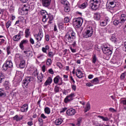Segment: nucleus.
Here are the masks:
<instances>
[{
	"label": "nucleus",
	"instance_id": "52",
	"mask_svg": "<svg viewBox=\"0 0 126 126\" xmlns=\"http://www.w3.org/2000/svg\"><path fill=\"white\" fill-rule=\"evenodd\" d=\"M6 52H7V55L10 54V47L9 46H8L7 47Z\"/></svg>",
	"mask_w": 126,
	"mask_h": 126
},
{
	"label": "nucleus",
	"instance_id": "26",
	"mask_svg": "<svg viewBox=\"0 0 126 126\" xmlns=\"http://www.w3.org/2000/svg\"><path fill=\"white\" fill-rule=\"evenodd\" d=\"M94 18L95 20H100V18H101V15L98 13H95L94 15Z\"/></svg>",
	"mask_w": 126,
	"mask_h": 126
},
{
	"label": "nucleus",
	"instance_id": "2",
	"mask_svg": "<svg viewBox=\"0 0 126 126\" xmlns=\"http://www.w3.org/2000/svg\"><path fill=\"white\" fill-rule=\"evenodd\" d=\"M65 41L69 43H72L75 39V33L72 31H69L64 36Z\"/></svg>",
	"mask_w": 126,
	"mask_h": 126
},
{
	"label": "nucleus",
	"instance_id": "32",
	"mask_svg": "<svg viewBox=\"0 0 126 126\" xmlns=\"http://www.w3.org/2000/svg\"><path fill=\"white\" fill-rule=\"evenodd\" d=\"M43 74H42L41 73L39 74V76H37V79L39 80V82H42V81H43Z\"/></svg>",
	"mask_w": 126,
	"mask_h": 126
},
{
	"label": "nucleus",
	"instance_id": "16",
	"mask_svg": "<svg viewBox=\"0 0 126 126\" xmlns=\"http://www.w3.org/2000/svg\"><path fill=\"white\" fill-rule=\"evenodd\" d=\"M119 20H120V23L121 24L125 23L126 20V14H121V15L120 16Z\"/></svg>",
	"mask_w": 126,
	"mask_h": 126
},
{
	"label": "nucleus",
	"instance_id": "34",
	"mask_svg": "<svg viewBox=\"0 0 126 126\" xmlns=\"http://www.w3.org/2000/svg\"><path fill=\"white\" fill-rule=\"evenodd\" d=\"M5 96H6V94L4 93V91L0 89V97H5Z\"/></svg>",
	"mask_w": 126,
	"mask_h": 126
},
{
	"label": "nucleus",
	"instance_id": "19",
	"mask_svg": "<svg viewBox=\"0 0 126 126\" xmlns=\"http://www.w3.org/2000/svg\"><path fill=\"white\" fill-rule=\"evenodd\" d=\"M52 82H53V79L50 77H49L44 83V85L45 86H48V85H50Z\"/></svg>",
	"mask_w": 126,
	"mask_h": 126
},
{
	"label": "nucleus",
	"instance_id": "64",
	"mask_svg": "<svg viewBox=\"0 0 126 126\" xmlns=\"http://www.w3.org/2000/svg\"><path fill=\"white\" fill-rule=\"evenodd\" d=\"M48 56L49 57H50V58H53V57H54V53L52 52H50L48 53Z\"/></svg>",
	"mask_w": 126,
	"mask_h": 126
},
{
	"label": "nucleus",
	"instance_id": "25",
	"mask_svg": "<svg viewBox=\"0 0 126 126\" xmlns=\"http://www.w3.org/2000/svg\"><path fill=\"white\" fill-rule=\"evenodd\" d=\"M87 5H88V3L85 1L83 4L79 5V8H82V9L86 8V7H87Z\"/></svg>",
	"mask_w": 126,
	"mask_h": 126
},
{
	"label": "nucleus",
	"instance_id": "58",
	"mask_svg": "<svg viewBox=\"0 0 126 126\" xmlns=\"http://www.w3.org/2000/svg\"><path fill=\"white\" fill-rule=\"evenodd\" d=\"M86 86H88V87H91L93 86V84H92L91 83H87L86 84Z\"/></svg>",
	"mask_w": 126,
	"mask_h": 126
},
{
	"label": "nucleus",
	"instance_id": "38",
	"mask_svg": "<svg viewBox=\"0 0 126 126\" xmlns=\"http://www.w3.org/2000/svg\"><path fill=\"white\" fill-rule=\"evenodd\" d=\"M61 3H62V4H63V5H64V6H66L67 5H68V1H67L66 0H62L61 1Z\"/></svg>",
	"mask_w": 126,
	"mask_h": 126
},
{
	"label": "nucleus",
	"instance_id": "45",
	"mask_svg": "<svg viewBox=\"0 0 126 126\" xmlns=\"http://www.w3.org/2000/svg\"><path fill=\"white\" fill-rule=\"evenodd\" d=\"M64 10L65 12H69V10H70V9H69V6H68V5L65 6Z\"/></svg>",
	"mask_w": 126,
	"mask_h": 126
},
{
	"label": "nucleus",
	"instance_id": "57",
	"mask_svg": "<svg viewBox=\"0 0 126 126\" xmlns=\"http://www.w3.org/2000/svg\"><path fill=\"white\" fill-rule=\"evenodd\" d=\"M40 117L41 119H43L44 120H45V119H47V116H46L44 113L41 114Z\"/></svg>",
	"mask_w": 126,
	"mask_h": 126
},
{
	"label": "nucleus",
	"instance_id": "48",
	"mask_svg": "<svg viewBox=\"0 0 126 126\" xmlns=\"http://www.w3.org/2000/svg\"><path fill=\"white\" fill-rule=\"evenodd\" d=\"M11 25V22L10 21H8L6 24V28H9L10 26Z\"/></svg>",
	"mask_w": 126,
	"mask_h": 126
},
{
	"label": "nucleus",
	"instance_id": "5",
	"mask_svg": "<svg viewBox=\"0 0 126 126\" xmlns=\"http://www.w3.org/2000/svg\"><path fill=\"white\" fill-rule=\"evenodd\" d=\"M73 22L76 28H80L83 23V19L80 17L76 18L73 20Z\"/></svg>",
	"mask_w": 126,
	"mask_h": 126
},
{
	"label": "nucleus",
	"instance_id": "27",
	"mask_svg": "<svg viewBox=\"0 0 126 126\" xmlns=\"http://www.w3.org/2000/svg\"><path fill=\"white\" fill-rule=\"evenodd\" d=\"M4 86L5 87L6 90H8L9 89V81H5L4 83Z\"/></svg>",
	"mask_w": 126,
	"mask_h": 126
},
{
	"label": "nucleus",
	"instance_id": "50",
	"mask_svg": "<svg viewBox=\"0 0 126 126\" xmlns=\"http://www.w3.org/2000/svg\"><path fill=\"white\" fill-rule=\"evenodd\" d=\"M48 16H44L42 17V21L43 22H47V20H48L47 17Z\"/></svg>",
	"mask_w": 126,
	"mask_h": 126
},
{
	"label": "nucleus",
	"instance_id": "29",
	"mask_svg": "<svg viewBox=\"0 0 126 126\" xmlns=\"http://www.w3.org/2000/svg\"><path fill=\"white\" fill-rule=\"evenodd\" d=\"M44 112L47 115H50L51 114V109L48 107H46L44 108Z\"/></svg>",
	"mask_w": 126,
	"mask_h": 126
},
{
	"label": "nucleus",
	"instance_id": "13",
	"mask_svg": "<svg viewBox=\"0 0 126 126\" xmlns=\"http://www.w3.org/2000/svg\"><path fill=\"white\" fill-rule=\"evenodd\" d=\"M74 96V94H71L70 95H67L64 99V103H68L70 101L73 100V97Z\"/></svg>",
	"mask_w": 126,
	"mask_h": 126
},
{
	"label": "nucleus",
	"instance_id": "22",
	"mask_svg": "<svg viewBox=\"0 0 126 126\" xmlns=\"http://www.w3.org/2000/svg\"><path fill=\"white\" fill-rule=\"evenodd\" d=\"M21 39V36H20V33H19L17 35H15L13 37V41H15V42H17V41H19Z\"/></svg>",
	"mask_w": 126,
	"mask_h": 126
},
{
	"label": "nucleus",
	"instance_id": "51",
	"mask_svg": "<svg viewBox=\"0 0 126 126\" xmlns=\"http://www.w3.org/2000/svg\"><path fill=\"white\" fill-rule=\"evenodd\" d=\"M32 75L34 76H37L38 75V72H37V69H35L33 72H32Z\"/></svg>",
	"mask_w": 126,
	"mask_h": 126
},
{
	"label": "nucleus",
	"instance_id": "23",
	"mask_svg": "<svg viewBox=\"0 0 126 126\" xmlns=\"http://www.w3.org/2000/svg\"><path fill=\"white\" fill-rule=\"evenodd\" d=\"M25 65H26V63H25V60H22V61H20L19 67L20 68H24L25 67Z\"/></svg>",
	"mask_w": 126,
	"mask_h": 126
},
{
	"label": "nucleus",
	"instance_id": "17",
	"mask_svg": "<svg viewBox=\"0 0 126 126\" xmlns=\"http://www.w3.org/2000/svg\"><path fill=\"white\" fill-rule=\"evenodd\" d=\"M76 75L79 78L81 79L83 77V73L80 69H77L76 72Z\"/></svg>",
	"mask_w": 126,
	"mask_h": 126
},
{
	"label": "nucleus",
	"instance_id": "28",
	"mask_svg": "<svg viewBox=\"0 0 126 126\" xmlns=\"http://www.w3.org/2000/svg\"><path fill=\"white\" fill-rule=\"evenodd\" d=\"M40 13H41V15L43 17L49 16V15L48 14V13H47V11L46 10H41L40 11Z\"/></svg>",
	"mask_w": 126,
	"mask_h": 126
},
{
	"label": "nucleus",
	"instance_id": "15",
	"mask_svg": "<svg viewBox=\"0 0 126 126\" xmlns=\"http://www.w3.org/2000/svg\"><path fill=\"white\" fill-rule=\"evenodd\" d=\"M28 43V40L23 39L21 41L19 44V47L21 50H24V45H26Z\"/></svg>",
	"mask_w": 126,
	"mask_h": 126
},
{
	"label": "nucleus",
	"instance_id": "7",
	"mask_svg": "<svg viewBox=\"0 0 126 126\" xmlns=\"http://www.w3.org/2000/svg\"><path fill=\"white\" fill-rule=\"evenodd\" d=\"M33 78L32 77H26L25 79L23 81V84H22V87L23 88H28V84L31 81H33Z\"/></svg>",
	"mask_w": 126,
	"mask_h": 126
},
{
	"label": "nucleus",
	"instance_id": "42",
	"mask_svg": "<svg viewBox=\"0 0 126 126\" xmlns=\"http://www.w3.org/2000/svg\"><path fill=\"white\" fill-rule=\"evenodd\" d=\"M121 23V21L120 20H115L113 21L114 25L117 26V25H119V24Z\"/></svg>",
	"mask_w": 126,
	"mask_h": 126
},
{
	"label": "nucleus",
	"instance_id": "43",
	"mask_svg": "<svg viewBox=\"0 0 126 126\" xmlns=\"http://www.w3.org/2000/svg\"><path fill=\"white\" fill-rule=\"evenodd\" d=\"M47 19L49 20L48 23L51 24V23H52V21H53V16L48 15L47 17Z\"/></svg>",
	"mask_w": 126,
	"mask_h": 126
},
{
	"label": "nucleus",
	"instance_id": "9",
	"mask_svg": "<svg viewBox=\"0 0 126 126\" xmlns=\"http://www.w3.org/2000/svg\"><path fill=\"white\" fill-rule=\"evenodd\" d=\"M34 37L35 38L36 41H41L42 38L44 37L43 34V30L41 29H39V32L37 34H33Z\"/></svg>",
	"mask_w": 126,
	"mask_h": 126
},
{
	"label": "nucleus",
	"instance_id": "61",
	"mask_svg": "<svg viewBox=\"0 0 126 126\" xmlns=\"http://www.w3.org/2000/svg\"><path fill=\"white\" fill-rule=\"evenodd\" d=\"M30 43H31L32 45H34V44L35 43V41H34V39L32 38H31L30 39Z\"/></svg>",
	"mask_w": 126,
	"mask_h": 126
},
{
	"label": "nucleus",
	"instance_id": "1",
	"mask_svg": "<svg viewBox=\"0 0 126 126\" xmlns=\"http://www.w3.org/2000/svg\"><path fill=\"white\" fill-rule=\"evenodd\" d=\"M34 5H29L28 4H24L22 8L19 11L21 15H26L28 14L29 11H31L34 9Z\"/></svg>",
	"mask_w": 126,
	"mask_h": 126
},
{
	"label": "nucleus",
	"instance_id": "11",
	"mask_svg": "<svg viewBox=\"0 0 126 126\" xmlns=\"http://www.w3.org/2000/svg\"><path fill=\"white\" fill-rule=\"evenodd\" d=\"M40 1L42 2V6L44 7H49L52 2V0H40Z\"/></svg>",
	"mask_w": 126,
	"mask_h": 126
},
{
	"label": "nucleus",
	"instance_id": "40",
	"mask_svg": "<svg viewBox=\"0 0 126 126\" xmlns=\"http://www.w3.org/2000/svg\"><path fill=\"white\" fill-rule=\"evenodd\" d=\"M110 40L112 42H113V43H117V38L115 37V36H112L110 38Z\"/></svg>",
	"mask_w": 126,
	"mask_h": 126
},
{
	"label": "nucleus",
	"instance_id": "59",
	"mask_svg": "<svg viewBox=\"0 0 126 126\" xmlns=\"http://www.w3.org/2000/svg\"><path fill=\"white\" fill-rule=\"evenodd\" d=\"M71 88H72V90H73V91H76V86L75 85H72Z\"/></svg>",
	"mask_w": 126,
	"mask_h": 126
},
{
	"label": "nucleus",
	"instance_id": "54",
	"mask_svg": "<svg viewBox=\"0 0 126 126\" xmlns=\"http://www.w3.org/2000/svg\"><path fill=\"white\" fill-rule=\"evenodd\" d=\"M126 73H123L121 74V79H125V78H126Z\"/></svg>",
	"mask_w": 126,
	"mask_h": 126
},
{
	"label": "nucleus",
	"instance_id": "60",
	"mask_svg": "<svg viewBox=\"0 0 126 126\" xmlns=\"http://www.w3.org/2000/svg\"><path fill=\"white\" fill-rule=\"evenodd\" d=\"M67 110V108L66 107H64L63 108H62L61 110V111H60V113H64V112H65V111Z\"/></svg>",
	"mask_w": 126,
	"mask_h": 126
},
{
	"label": "nucleus",
	"instance_id": "53",
	"mask_svg": "<svg viewBox=\"0 0 126 126\" xmlns=\"http://www.w3.org/2000/svg\"><path fill=\"white\" fill-rule=\"evenodd\" d=\"M70 79L71 82L73 83V84H75V81H74V79H73V77H72V76H70Z\"/></svg>",
	"mask_w": 126,
	"mask_h": 126
},
{
	"label": "nucleus",
	"instance_id": "3",
	"mask_svg": "<svg viewBox=\"0 0 126 126\" xmlns=\"http://www.w3.org/2000/svg\"><path fill=\"white\" fill-rule=\"evenodd\" d=\"M90 2L92 9L96 10L99 8V6L101 4V0H91Z\"/></svg>",
	"mask_w": 126,
	"mask_h": 126
},
{
	"label": "nucleus",
	"instance_id": "49",
	"mask_svg": "<svg viewBox=\"0 0 126 126\" xmlns=\"http://www.w3.org/2000/svg\"><path fill=\"white\" fill-rule=\"evenodd\" d=\"M64 23H68L69 22V18L68 17H65L64 18Z\"/></svg>",
	"mask_w": 126,
	"mask_h": 126
},
{
	"label": "nucleus",
	"instance_id": "37",
	"mask_svg": "<svg viewBox=\"0 0 126 126\" xmlns=\"http://www.w3.org/2000/svg\"><path fill=\"white\" fill-rule=\"evenodd\" d=\"M3 80H4V75L0 72V83H1Z\"/></svg>",
	"mask_w": 126,
	"mask_h": 126
},
{
	"label": "nucleus",
	"instance_id": "55",
	"mask_svg": "<svg viewBox=\"0 0 126 126\" xmlns=\"http://www.w3.org/2000/svg\"><path fill=\"white\" fill-rule=\"evenodd\" d=\"M38 122L40 125H43V123H44V121H43V119L41 118H38Z\"/></svg>",
	"mask_w": 126,
	"mask_h": 126
},
{
	"label": "nucleus",
	"instance_id": "8",
	"mask_svg": "<svg viewBox=\"0 0 126 126\" xmlns=\"http://www.w3.org/2000/svg\"><path fill=\"white\" fill-rule=\"evenodd\" d=\"M101 50H102L103 53L106 55V56H111V54L113 53V51L110 49V48L107 46L102 45L101 46Z\"/></svg>",
	"mask_w": 126,
	"mask_h": 126
},
{
	"label": "nucleus",
	"instance_id": "24",
	"mask_svg": "<svg viewBox=\"0 0 126 126\" xmlns=\"http://www.w3.org/2000/svg\"><path fill=\"white\" fill-rule=\"evenodd\" d=\"M25 37L26 38H28L29 36H30V34H31V32H30V29H26L25 32Z\"/></svg>",
	"mask_w": 126,
	"mask_h": 126
},
{
	"label": "nucleus",
	"instance_id": "10",
	"mask_svg": "<svg viewBox=\"0 0 126 126\" xmlns=\"http://www.w3.org/2000/svg\"><path fill=\"white\" fill-rule=\"evenodd\" d=\"M109 4L111 7L114 8L116 7V6L118 7L120 5V3L118 2L117 0H109Z\"/></svg>",
	"mask_w": 126,
	"mask_h": 126
},
{
	"label": "nucleus",
	"instance_id": "33",
	"mask_svg": "<svg viewBox=\"0 0 126 126\" xmlns=\"http://www.w3.org/2000/svg\"><path fill=\"white\" fill-rule=\"evenodd\" d=\"M92 58V63H96V62H97V61L98 60V59H97V57L96 56V55H93Z\"/></svg>",
	"mask_w": 126,
	"mask_h": 126
},
{
	"label": "nucleus",
	"instance_id": "21",
	"mask_svg": "<svg viewBox=\"0 0 126 126\" xmlns=\"http://www.w3.org/2000/svg\"><path fill=\"white\" fill-rule=\"evenodd\" d=\"M60 80L63 81L62 78L60 77L59 75H58L54 78L53 81L55 84H58V83H59V81H60Z\"/></svg>",
	"mask_w": 126,
	"mask_h": 126
},
{
	"label": "nucleus",
	"instance_id": "20",
	"mask_svg": "<svg viewBox=\"0 0 126 126\" xmlns=\"http://www.w3.org/2000/svg\"><path fill=\"white\" fill-rule=\"evenodd\" d=\"M62 124H63V119L61 118L56 119L55 121L56 126H60V125H62Z\"/></svg>",
	"mask_w": 126,
	"mask_h": 126
},
{
	"label": "nucleus",
	"instance_id": "63",
	"mask_svg": "<svg viewBox=\"0 0 126 126\" xmlns=\"http://www.w3.org/2000/svg\"><path fill=\"white\" fill-rule=\"evenodd\" d=\"M48 72L49 73H50V74H54V70L52 68L48 70Z\"/></svg>",
	"mask_w": 126,
	"mask_h": 126
},
{
	"label": "nucleus",
	"instance_id": "35",
	"mask_svg": "<svg viewBox=\"0 0 126 126\" xmlns=\"http://www.w3.org/2000/svg\"><path fill=\"white\" fill-rule=\"evenodd\" d=\"M90 110V104L89 103H87L86 106L85 108V112L86 113L87 112H88L89 110Z\"/></svg>",
	"mask_w": 126,
	"mask_h": 126
},
{
	"label": "nucleus",
	"instance_id": "56",
	"mask_svg": "<svg viewBox=\"0 0 126 126\" xmlns=\"http://www.w3.org/2000/svg\"><path fill=\"white\" fill-rule=\"evenodd\" d=\"M9 11L10 12H13V11H14V8L13 7V6H11L9 8Z\"/></svg>",
	"mask_w": 126,
	"mask_h": 126
},
{
	"label": "nucleus",
	"instance_id": "46",
	"mask_svg": "<svg viewBox=\"0 0 126 126\" xmlns=\"http://www.w3.org/2000/svg\"><path fill=\"white\" fill-rule=\"evenodd\" d=\"M78 123H77V126H80V123L82 122V118L79 117L78 120Z\"/></svg>",
	"mask_w": 126,
	"mask_h": 126
},
{
	"label": "nucleus",
	"instance_id": "12",
	"mask_svg": "<svg viewBox=\"0 0 126 126\" xmlns=\"http://www.w3.org/2000/svg\"><path fill=\"white\" fill-rule=\"evenodd\" d=\"M23 55L20 54H16L15 56V61L16 63H18L19 62H21L23 61Z\"/></svg>",
	"mask_w": 126,
	"mask_h": 126
},
{
	"label": "nucleus",
	"instance_id": "6",
	"mask_svg": "<svg viewBox=\"0 0 126 126\" xmlns=\"http://www.w3.org/2000/svg\"><path fill=\"white\" fill-rule=\"evenodd\" d=\"M93 35V29L92 27L87 28V31L83 34L84 38H89Z\"/></svg>",
	"mask_w": 126,
	"mask_h": 126
},
{
	"label": "nucleus",
	"instance_id": "39",
	"mask_svg": "<svg viewBox=\"0 0 126 126\" xmlns=\"http://www.w3.org/2000/svg\"><path fill=\"white\" fill-rule=\"evenodd\" d=\"M60 88H59V87L55 86L54 87V92H55V93H59V92H60Z\"/></svg>",
	"mask_w": 126,
	"mask_h": 126
},
{
	"label": "nucleus",
	"instance_id": "4",
	"mask_svg": "<svg viewBox=\"0 0 126 126\" xmlns=\"http://www.w3.org/2000/svg\"><path fill=\"white\" fill-rule=\"evenodd\" d=\"M13 66V64L11 60L8 59L6 61L5 63L3 64L2 69L3 70H7L8 68H11Z\"/></svg>",
	"mask_w": 126,
	"mask_h": 126
},
{
	"label": "nucleus",
	"instance_id": "31",
	"mask_svg": "<svg viewBox=\"0 0 126 126\" xmlns=\"http://www.w3.org/2000/svg\"><path fill=\"white\" fill-rule=\"evenodd\" d=\"M98 118H99V119H101V120H102V121H103L104 122H108V121L110 120L108 118V117H104L102 116H98Z\"/></svg>",
	"mask_w": 126,
	"mask_h": 126
},
{
	"label": "nucleus",
	"instance_id": "44",
	"mask_svg": "<svg viewBox=\"0 0 126 126\" xmlns=\"http://www.w3.org/2000/svg\"><path fill=\"white\" fill-rule=\"evenodd\" d=\"M46 64H47V65H48V66H50V65H51V64H52V60L48 59L47 60Z\"/></svg>",
	"mask_w": 126,
	"mask_h": 126
},
{
	"label": "nucleus",
	"instance_id": "18",
	"mask_svg": "<svg viewBox=\"0 0 126 126\" xmlns=\"http://www.w3.org/2000/svg\"><path fill=\"white\" fill-rule=\"evenodd\" d=\"M21 112H27L28 111V104H24L21 107Z\"/></svg>",
	"mask_w": 126,
	"mask_h": 126
},
{
	"label": "nucleus",
	"instance_id": "36",
	"mask_svg": "<svg viewBox=\"0 0 126 126\" xmlns=\"http://www.w3.org/2000/svg\"><path fill=\"white\" fill-rule=\"evenodd\" d=\"M13 119L16 122H19V121H21L22 120V118H20L18 117V115H16L13 117Z\"/></svg>",
	"mask_w": 126,
	"mask_h": 126
},
{
	"label": "nucleus",
	"instance_id": "47",
	"mask_svg": "<svg viewBox=\"0 0 126 126\" xmlns=\"http://www.w3.org/2000/svg\"><path fill=\"white\" fill-rule=\"evenodd\" d=\"M108 24L107 23V22L106 21H103L101 22H100V26H106Z\"/></svg>",
	"mask_w": 126,
	"mask_h": 126
},
{
	"label": "nucleus",
	"instance_id": "30",
	"mask_svg": "<svg viewBox=\"0 0 126 126\" xmlns=\"http://www.w3.org/2000/svg\"><path fill=\"white\" fill-rule=\"evenodd\" d=\"M91 82L92 83H94V84H97V83H99V79L98 78H95L94 79H93Z\"/></svg>",
	"mask_w": 126,
	"mask_h": 126
},
{
	"label": "nucleus",
	"instance_id": "14",
	"mask_svg": "<svg viewBox=\"0 0 126 126\" xmlns=\"http://www.w3.org/2000/svg\"><path fill=\"white\" fill-rule=\"evenodd\" d=\"M75 113H76L75 110L73 108H70L66 111V114L67 116H74V115H75Z\"/></svg>",
	"mask_w": 126,
	"mask_h": 126
},
{
	"label": "nucleus",
	"instance_id": "41",
	"mask_svg": "<svg viewBox=\"0 0 126 126\" xmlns=\"http://www.w3.org/2000/svg\"><path fill=\"white\" fill-rule=\"evenodd\" d=\"M47 50H49V46L46 45L45 47H42V51L43 53H47Z\"/></svg>",
	"mask_w": 126,
	"mask_h": 126
},
{
	"label": "nucleus",
	"instance_id": "62",
	"mask_svg": "<svg viewBox=\"0 0 126 126\" xmlns=\"http://www.w3.org/2000/svg\"><path fill=\"white\" fill-rule=\"evenodd\" d=\"M5 40L3 38H0V45H1L2 44H3L4 43V41Z\"/></svg>",
	"mask_w": 126,
	"mask_h": 126
}]
</instances>
